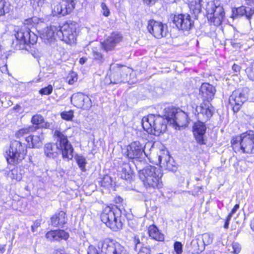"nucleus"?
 Segmentation results:
<instances>
[{"instance_id":"a211bd4d","label":"nucleus","mask_w":254,"mask_h":254,"mask_svg":"<svg viewBox=\"0 0 254 254\" xmlns=\"http://www.w3.org/2000/svg\"><path fill=\"white\" fill-rule=\"evenodd\" d=\"M70 101L75 107L84 110H88L92 106L91 99L80 92L73 94L70 97Z\"/></svg>"},{"instance_id":"412c9836","label":"nucleus","mask_w":254,"mask_h":254,"mask_svg":"<svg viewBox=\"0 0 254 254\" xmlns=\"http://www.w3.org/2000/svg\"><path fill=\"white\" fill-rule=\"evenodd\" d=\"M122 40V36L117 32L112 33L110 36L102 43V47L106 51L113 50L117 44Z\"/></svg>"},{"instance_id":"473e14b6","label":"nucleus","mask_w":254,"mask_h":254,"mask_svg":"<svg viewBox=\"0 0 254 254\" xmlns=\"http://www.w3.org/2000/svg\"><path fill=\"white\" fill-rule=\"evenodd\" d=\"M202 0H195L191 2L190 8L196 17L201 11Z\"/></svg>"},{"instance_id":"4d7b16f0","label":"nucleus","mask_w":254,"mask_h":254,"mask_svg":"<svg viewBox=\"0 0 254 254\" xmlns=\"http://www.w3.org/2000/svg\"><path fill=\"white\" fill-rule=\"evenodd\" d=\"M233 70L235 72H238L241 70V66L237 64H234L232 67Z\"/></svg>"},{"instance_id":"dca6fc26","label":"nucleus","mask_w":254,"mask_h":254,"mask_svg":"<svg viewBox=\"0 0 254 254\" xmlns=\"http://www.w3.org/2000/svg\"><path fill=\"white\" fill-rule=\"evenodd\" d=\"M128 69L127 67L119 64H112L110 65V81L112 84H119L123 82V77Z\"/></svg>"},{"instance_id":"052dcab7","label":"nucleus","mask_w":254,"mask_h":254,"mask_svg":"<svg viewBox=\"0 0 254 254\" xmlns=\"http://www.w3.org/2000/svg\"><path fill=\"white\" fill-rule=\"evenodd\" d=\"M128 225L132 228V229H135L136 228V224L133 223V220L128 221Z\"/></svg>"},{"instance_id":"a18cd8bd","label":"nucleus","mask_w":254,"mask_h":254,"mask_svg":"<svg viewBox=\"0 0 254 254\" xmlns=\"http://www.w3.org/2000/svg\"><path fill=\"white\" fill-rule=\"evenodd\" d=\"M233 252L235 254H238L240 252L241 247L240 245L237 242H233L232 244Z\"/></svg>"},{"instance_id":"20e7f679","label":"nucleus","mask_w":254,"mask_h":254,"mask_svg":"<svg viewBox=\"0 0 254 254\" xmlns=\"http://www.w3.org/2000/svg\"><path fill=\"white\" fill-rule=\"evenodd\" d=\"M15 37V39L12 41L11 46L17 50H27V47L35 44L38 39L37 35L26 25L17 31Z\"/></svg>"},{"instance_id":"c9c22d12","label":"nucleus","mask_w":254,"mask_h":254,"mask_svg":"<svg viewBox=\"0 0 254 254\" xmlns=\"http://www.w3.org/2000/svg\"><path fill=\"white\" fill-rule=\"evenodd\" d=\"M35 130L36 127L33 126H31L23 128L18 130L15 133V136L17 138H20L28 134L30 132L33 131Z\"/></svg>"},{"instance_id":"6e6552de","label":"nucleus","mask_w":254,"mask_h":254,"mask_svg":"<svg viewBox=\"0 0 254 254\" xmlns=\"http://www.w3.org/2000/svg\"><path fill=\"white\" fill-rule=\"evenodd\" d=\"M164 113L168 124L172 125L176 129L186 126L189 123L188 114L179 108L169 107L165 109Z\"/></svg>"},{"instance_id":"8fccbe9b","label":"nucleus","mask_w":254,"mask_h":254,"mask_svg":"<svg viewBox=\"0 0 254 254\" xmlns=\"http://www.w3.org/2000/svg\"><path fill=\"white\" fill-rule=\"evenodd\" d=\"M75 3H71V2H67L65 1L64 3H63L62 5V10L65 11L66 10V8H68V6L71 5L72 6V9H71V12L72 11L73 9L75 8Z\"/></svg>"},{"instance_id":"de8ad7c7","label":"nucleus","mask_w":254,"mask_h":254,"mask_svg":"<svg viewBox=\"0 0 254 254\" xmlns=\"http://www.w3.org/2000/svg\"><path fill=\"white\" fill-rule=\"evenodd\" d=\"M45 0H30L31 4L33 7L36 8L37 6H41L44 3Z\"/></svg>"},{"instance_id":"f03ea898","label":"nucleus","mask_w":254,"mask_h":254,"mask_svg":"<svg viewBox=\"0 0 254 254\" xmlns=\"http://www.w3.org/2000/svg\"><path fill=\"white\" fill-rule=\"evenodd\" d=\"M144 166H139L138 164H135L139 179L143 183L145 187L148 190L161 188L163 186L161 180L163 173L161 170L152 166L143 168Z\"/></svg>"},{"instance_id":"4be33fe9","label":"nucleus","mask_w":254,"mask_h":254,"mask_svg":"<svg viewBox=\"0 0 254 254\" xmlns=\"http://www.w3.org/2000/svg\"><path fill=\"white\" fill-rule=\"evenodd\" d=\"M122 40V36L117 32L112 33L110 36L102 43V47L106 51L113 50L117 44Z\"/></svg>"},{"instance_id":"3c124183","label":"nucleus","mask_w":254,"mask_h":254,"mask_svg":"<svg viewBox=\"0 0 254 254\" xmlns=\"http://www.w3.org/2000/svg\"><path fill=\"white\" fill-rule=\"evenodd\" d=\"M203 192L202 187H195L193 190L192 191V194L195 196L198 195L199 193Z\"/></svg>"},{"instance_id":"39448f33","label":"nucleus","mask_w":254,"mask_h":254,"mask_svg":"<svg viewBox=\"0 0 254 254\" xmlns=\"http://www.w3.org/2000/svg\"><path fill=\"white\" fill-rule=\"evenodd\" d=\"M121 211L116 206H106L101 214V221L114 231L122 229L123 223L121 220Z\"/></svg>"},{"instance_id":"1a4fd4ad","label":"nucleus","mask_w":254,"mask_h":254,"mask_svg":"<svg viewBox=\"0 0 254 254\" xmlns=\"http://www.w3.org/2000/svg\"><path fill=\"white\" fill-rule=\"evenodd\" d=\"M77 24L75 22L69 21L62 26H59L57 31V37L67 44H75L77 36Z\"/></svg>"},{"instance_id":"c85d7f7f","label":"nucleus","mask_w":254,"mask_h":254,"mask_svg":"<svg viewBox=\"0 0 254 254\" xmlns=\"http://www.w3.org/2000/svg\"><path fill=\"white\" fill-rule=\"evenodd\" d=\"M62 4L60 3H54L52 5V13L54 16H64L71 13V9L72 8L71 5L66 8V10H62Z\"/></svg>"},{"instance_id":"0eeeda50","label":"nucleus","mask_w":254,"mask_h":254,"mask_svg":"<svg viewBox=\"0 0 254 254\" xmlns=\"http://www.w3.org/2000/svg\"><path fill=\"white\" fill-rule=\"evenodd\" d=\"M27 154L26 146L20 141L13 140L10 147L4 154L7 163L11 165H16L21 161Z\"/></svg>"},{"instance_id":"423d86ee","label":"nucleus","mask_w":254,"mask_h":254,"mask_svg":"<svg viewBox=\"0 0 254 254\" xmlns=\"http://www.w3.org/2000/svg\"><path fill=\"white\" fill-rule=\"evenodd\" d=\"M232 146L235 152L242 151L245 153L254 152V134L253 131L242 134L233 138Z\"/></svg>"},{"instance_id":"6e6d98bb","label":"nucleus","mask_w":254,"mask_h":254,"mask_svg":"<svg viewBox=\"0 0 254 254\" xmlns=\"http://www.w3.org/2000/svg\"><path fill=\"white\" fill-rule=\"evenodd\" d=\"M157 0H143V2L144 3L149 6L152 5L154 4H155Z\"/></svg>"},{"instance_id":"cd10ccee","label":"nucleus","mask_w":254,"mask_h":254,"mask_svg":"<svg viewBox=\"0 0 254 254\" xmlns=\"http://www.w3.org/2000/svg\"><path fill=\"white\" fill-rule=\"evenodd\" d=\"M233 13L235 16H243L245 15L248 19L250 20L251 19L253 15L254 14V7L251 8L246 7L245 6H241L233 10Z\"/></svg>"},{"instance_id":"680f3d73","label":"nucleus","mask_w":254,"mask_h":254,"mask_svg":"<svg viewBox=\"0 0 254 254\" xmlns=\"http://www.w3.org/2000/svg\"><path fill=\"white\" fill-rule=\"evenodd\" d=\"M5 245H0V253L3 254L5 252Z\"/></svg>"},{"instance_id":"e2e57ef3","label":"nucleus","mask_w":254,"mask_h":254,"mask_svg":"<svg viewBox=\"0 0 254 254\" xmlns=\"http://www.w3.org/2000/svg\"><path fill=\"white\" fill-rule=\"evenodd\" d=\"M246 3L251 6H254V0H246Z\"/></svg>"},{"instance_id":"6ab92c4d","label":"nucleus","mask_w":254,"mask_h":254,"mask_svg":"<svg viewBox=\"0 0 254 254\" xmlns=\"http://www.w3.org/2000/svg\"><path fill=\"white\" fill-rule=\"evenodd\" d=\"M193 133L196 142L199 144H205L204 135L206 130V126L204 122L198 120L194 123Z\"/></svg>"},{"instance_id":"a19ab883","label":"nucleus","mask_w":254,"mask_h":254,"mask_svg":"<svg viewBox=\"0 0 254 254\" xmlns=\"http://www.w3.org/2000/svg\"><path fill=\"white\" fill-rule=\"evenodd\" d=\"M61 116L64 120L71 121L73 117V112L71 110L64 111L61 113Z\"/></svg>"},{"instance_id":"e433bc0d","label":"nucleus","mask_w":254,"mask_h":254,"mask_svg":"<svg viewBox=\"0 0 254 254\" xmlns=\"http://www.w3.org/2000/svg\"><path fill=\"white\" fill-rule=\"evenodd\" d=\"M10 4L4 0H0V16L9 11Z\"/></svg>"},{"instance_id":"9b49d317","label":"nucleus","mask_w":254,"mask_h":254,"mask_svg":"<svg viewBox=\"0 0 254 254\" xmlns=\"http://www.w3.org/2000/svg\"><path fill=\"white\" fill-rule=\"evenodd\" d=\"M206 11L207 17L211 23L215 26L221 24L225 17V12L222 5L212 2L208 3Z\"/></svg>"},{"instance_id":"13d9d810","label":"nucleus","mask_w":254,"mask_h":254,"mask_svg":"<svg viewBox=\"0 0 254 254\" xmlns=\"http://www.w3.org/2000/svg\"><path fill=\"white\" fill-rule=\"evenodd\" d=\"M231 219V217H230V216H228L227 218H226V220L225 221L224 225V228L225 229H228L229 228V222H230Z\"/></svg>"},{"instance_id":"f257e3e1","label":"nucleus","mask_w":254,"mask_h":254,"mask_svg":"<svg viewBox=\"0 0 254 254\" xmlns=\"http://www.w3.org/2000/svg\"><path fill=\"white\" fill-rule=\"evenodd\" d=\"M54 136L56 143L49 142L44 146V153L49 158H55L62 153L64 159L68 160L73 157V148L67 139L66 135L63 131L56 130Z\"/></svg>"},{"instance_id":"69168bd1","label":"nucleus","mask_w":254,"mask_h":254,"mask_svg":"<svg viewBox=\"0 0 254 254\" xmlns=\"http://www.w3.org/2000/svg\"><path fill=\"white\" fill-rule=\"evenodd\" d=\"M251 229L254 231V221L251 224Z\"/></svg>"},{"instance_id":"338daca9","label":"nucleus","mask_w":254,"mask_h":254,"mask_svg":"<svg viewBox=\"0 0 254 254\" xmlns=\"http://www.w3.org/2000/svg\"><path fill=\"white\" fill-rule=\"evenodd\" d=\"M134 243L136 244V245L139 244L140 243L139 240V239H135Z\"/></svg>"},{"instance_id":"bb28decb","label":"nucleus","mask_w":254,"mask_h":254,"mask_svg":"<svg viewBox=\"0 0 254 254\" xmlns=\"http://www.w3.org/2000/svg\"><path fill=\"white\" fill-rule=\"evenodd\" d=\"M59 26H50L47 27L41 33L40 36L44 40H47L48 41H52L55 35L57 36V31L59 30Z\"/></svg>"},{"instance_id":"ea45409f","label":"nucleus","mask_w":254,"mask_h":254,"mask_svg":"<svg viewBox=\"0 0 254 254\" xmlns=\"http://www.w3.org/2000/svg\"><path fill=\"white\" fill-rule=\"evenodd\" d=\"M53 90V88L52 85H48L47 87L41 89L39 93L41 95H49L51 94Z\"/></svg>"},{"instance_id":"9d476101","label":"nucleus","mask_w":254,"mask_h":254,"mask_svg":"<svg viewBox=\"0 0 254 254\" xmlns=\"http://www.w3.org/2000/svg\"><path fill=\"white\" fill-rule=\"evenodd\" d=\"M145 146L139 141L132 142L127 147L126 156L129 159L133 160V164H138L139 166L145 165Z\"/></svg>"},{"instance_id":"37998d69","label":"nucleus","mask_w":254,"mask_h":254,"mask_svg":"<svg viewBox=\"0 0 254 254\" xmlns=\"http://www.w3.org/2000/svg\"><path fill=\"white\" fill-rule=\"evenodd\" d=\"M174 249L176 254H182L183 252V245L180 242H175L174 244Z\"/></svg>"},{"instance_id":"4c0bfd02","label":"nucleus","mask_w":254,"mask_h":254,"mask_svg":"<svg viewBox=\"0 0 254 254\" xmlns=\"http://www.w3.org/2000/svg\"><path fill=\"white\" fill-rule=\"evenodd\" d=\"M92 53L93 59L98 64H102L104 60L102 54L95 48L93 49Z\"/></svg>"},{"instance_id":"b1692460","label":"nucleus","mask_w":254,"mask_h":254,"mask_svg":"<svg viewBox=\"0 0 254 254\" xmlns=\"http://www.w3.org/2000/svg\"><path fill=\"white\" fill-rule=\"evenodd\" d=\"M45 237L50 241H60L62 239L66 240L69 238V234L63 230H51L46 234Z\"/></svg>"},{"instance_id":"4468645a","label":"nucleus","mask_w":254,"mask_h":254,"mask_svg":"<svg viewBox=\"0 0 254 254\" xmlns=\"http://www.w3.org/2000/svg\"><path fill=\"white\" fill-rule=\"evenodd\" d=\"M214 108L210 103L203 102L196 106L194 113L198 120L204 122L209 120L213 116Z\"/></svg>"},{"instance_id":"0e129e2a","label":"nucleus","mask_w":254,"mask_h":254,"mask_svg":"<svg viewBox=\"0 0 254 254\" xmlns=\"http://www.w3.org/2000/svg\"><path fill=\"white\" fill-rule=\"evenodd\" d=\"M85 61H86V60H85L84 58H82L80 59V60H79V63H80L81 64H84V63L85 62Z\"/></svg>"},{"instance_id":"774afa93","label":"nucleus","mask_w":254,"mask_h":254,"mask_svg":"<svg viewBox=\"0 0 254 254\" xmlns=\"http://www.w3.org/2000/svg\"><path fill=\"white\" fill-rule=\"evenodd\" d=\"M31 229H32V231L33 232H34V231H35L34 226H32V227H31Z\"/></svg>"},{"instance_id":"2eb2a0df","label":"nucleus","mask_w":254,"mask_h":254,"mask_svg":"<svg viewBox=\"0 0 254 254\" xmlns=\"http://www.w3.org/2000/svg\"><path fill=\"white\" fill-rule=\"evenodd\" d=\"M173 22L179 30L182 31H189L194 26L193 21L187 13L174 15Z\"/></svg>"},{"instance_id":"f3484780","label":"nucleus","mask_w":254,"mask_h":254,"mask_svg":"<svg viewBox=\"0 0 254 254\" xmlns=\"http://www.w3.org/2000/svg\"><path fill=\"white\" fill-rule=\"evenodd\" d=\"M147 28L148 32L157 39L166 37L168 33L166 24L153 20L149 21Z\"/></svg>"},{"instance_id":"79ce46f5","label":"nucleus","mask_w":254,"mask_h":254,"mask_svg":"<svg viewBox=\"0 0 254 254\" xmlns=\"http://www.w3.org/2000/svg\"><path fill=\"white\" fill-rule=\"evenodd\" d=\"M202 240L205 245H209L213 241V237L209 233H205L202 235Z\"/></svg>"},{"instance_id":"f704fd0d","label":"nucleus","mask_w":254,"mask_h":254,"mask_svg":"<svg viewBox=\"0 0 254 254\" xmlns=\"http://www.w3.org/2000/svg\"><path fill=\"white\" fill-rule=\"evenodd\" d=\"M74 159L80 170L82 172H85V166L87 163L86 158L82 155L77 154L75 156Z\"/></svg>"},{"instance_id":"bf43d9fd","label":"nucleus","mask_w":254,"mask_h":254,"mask_svg":"<svg viewBox=\"0 0 254 254\" xmlns=\"http://www.w3.org/2000/svg\"><path fill=\"white\" fill-rule=\"evenodd\" d=\"M37 20V19L36 17H33L32 18H30L25 20V24H28L31 21L35 23V22H36Z\"/></svg>"},{"instance_id":"5fc2aeb1","label":"nucleus","mask_w":254,"mask_h":254,"mask_svg":"<svg viewBox=\"0 0 254 254\" xmlns=\"http://www.w3.org/2000/svg\"><path fill=\"white\" fill-rule=\"evenodd\" d=\"M53 254H67L63 248H58L55 249Z\"/></svg>"},{"instance_id":"c03bdc74","label":"nucleus","mask_w":254,"mask_h":254,"mask_svg":"<svg viewBox=\"0 0 254 254\" xmlns=\"http://www.w3.org/2000/svg\"><path fill=\"white\" fill-rule=\"evenodd\" d=\"M111 178L108 176H105L102 180L101 186L103 187H108L111 185Z\"/></svg>"},{"instance_id":"7c9ffc66","label":"nucleus","mask_w":254,"mask_h":254,"mask_svg":"<svg viewBox=\"0 0 254 254\" xmlns=\"http://www.w3.org/2000/svg\"><path fill=\"white\" fill-rule=\"evenodd\" d=\"M149 236L157 241H163L164 240V235L158 230L156 226L152 225L150 226L148 229Z\"/></svg>"},{"instance_id":"49530a36","label":"nucleus","mask_w":254,"mask_h":254,"mask_svg":"<svg viewBox=\"0 0 254 254\" xmlns=\"http://www.w3.org/2000/svg\"><path fill=\"white\" fill-rule=\"evenodd\" d=\"M248 77L252 80L254 81V65L251 67L247 68L246 70Z\"/></svg>"},{"instance_id":"09e8293b","label":"nucleus","mask_w":254,"mask_h":254,"mask_svg":"<svg viewBox=\"0 0 254 254\" xmlns=\"http://www.w3.org/2000/svg\"><path fill=\"white\" fill-rule=\"evenodd\" d=\"M101 6L103 11V14L105 16H109L110 14V11L106 4L104 2H102Z\"/></svg>"},{"instance_id":"603ef678","label":"nucleus","mask_w":254,"mask_h":254,"mask_svg":"<svg viewBox=\"0 0 254 254\" xmlns=\"http://www.w3.org/2000/svg\"><path fill=\"white\" fill-rule=\"evenodd\" d=\"M88 254H100L97 250L93 246H90L88 249Z\"/></svg>"},{"instance_id":"7ed1b4c3","label":"nucleus","mask_w":254,"mask_h":254,"mask_svg":"<svg viewBox=\"0 0 254 254\" xmlns=\"http://www.w3.org/2000/svg\"><path fill=\"white\" fill-rule=\"evenodd\" d=\"M167 118L160 115L150 114L144 117L141 121L143 129L149 133L158 136L167 129Z\"/></svg>"},{"instance_id":"393cba45","label":"nucleus","mask_w":254,"mask_h":254,"mask_svg":"<svg viewBox=\"0 0 254 254\" xmlns=\"http://www.w3.org/2000/svg\"><path fill=\"white\" fill-rule=\"evenodd\" d=\"M67 218L64 211H61L56 213L51 218V224L54 227L63 228L64 225L66 223Z\"/></svg>"},{"instance_id":"aec40b11","label":"nucleus","mask_w":254,"mask_h":254,"mask_svg":"<svg viewBox=\"0 0 254 254\" xmlns=\"http://www.w3.org/2000/svg\"><path fill=\"white\" fill-rule=\"evenodd\" d=\"M215 92L216 89L212 85L208 83H203L200 87L199 95L203 102L209 103L214 98Z\"/></svg>"},{"instance_id":"ddd939ff","label":"nucleus","mask_w":254,"mask_h":254,"mask_svg":"<svg viewBox=\"0 0 254 254\" xmlns=\"http://www.w3.org/2000/svg\"><path fill=\"white\" fill-rule=\"evenodd\" d=\"M248 99L246 89H238L234 91L229 97V104L234 113L238 112Z\"/></svg>"},{"instance_id":"2f4dec72","label":"nucleus","mask_w":254,"mask_h":254,"mask_svg":"<svg viewBox=\"0 0 254 254\" xmlns=\"http://www.w3.org/2000/svg\"><path fill=\"white\" fill-rule=\"evenodd\" d=\"M31 123L33 125L38 126V128H48L50 127L49 123L46 122L43 117L40 115H36L32 117ZM37 127H36V129Z\"/></svg>"},{"instance_id":"a878e982","label":"nucleus","mask_w":254,"mask_h":254,"mask_svg":"<svg viewBox=\"0 0 254 254\" xmlns=\"http://www.w3.org/2000/svg\"><path fill=\"white\" fill-rule=\"evenodd\" d=\"M119 171L122 179L129 182L132 180L133 172L128 163L123 162Z\"/></svg>"},{"instance_id":"864d4df0","label":"nucleus","mask_w":254,"mask_h":254,"mask_svg":"<svg viewBox=\"0 0 254 254\" xmlns=\"http://www.w3.org/2000/svg\"><path fill=\"white\" fill-rule=\"evenodd\" d=\"M239 207H240L239 204H235L234 207L232 209L231 212L229 214V215L228 216H229L232 218L233 215L236 212V211L238 210V209L239 208Z\"/></svg>"},{"instance_id":"5701e85b","label":"nucleus","mask_w":254,"mask_h":254,"mask_svg":"<svg viewBox=\"0 0 254 254\" xmlns=\"http://www.w3.org/2000/svg\"><path fill=\"white\" fill-rule=\"evenodd\" d=\"M160 167L163 169L174 171L176 169V163L168 153H163L159 156Z\"/></svg>"},{"instance_id":"f8f14e48","label":"nucleus","mask_w":254,"mask_h":254,"mask_svg":"<svg viewBox=\"0 0 254 254\" xmlns=\"http://www.w3.org/2000/svg\"><path fill=\"white\" fill-rule=\"evenodd\" d=\"M99 249L105 254H127L125 248L114 240L105 239L98 244Z\"/></svg>"},{"instance_id":"58836bf2","label":"nucleus","mask_w":254,"mask_h":254,"mask_svg":"<svg viewBox=\"0 0 254 254\" xmlns=\"http://www.w3.org/2000/svg\"><path fill=\"white\" fill-rule=\"evenodd\" d=\"M78 79V75L75 72L72 71L70 72L66 77V81L70 85L73 84L77 81Z\"/></svg>"},{"instance_id":"c756f323","label":"nucleus","mask_w":254,"mask_h":254,"mask_svg":"<svg viewBox=\"0 0 254 254\" xmlns=\"http://www.w3.org/2000/svg\"><path fill=\"white\" fill-rule=\"evenodd\" d=\"M42 136L39 135H29L25 137V140L30 148H38L42 144Z\"/></svg>"},{"instance_id":"72a5a7b5","label":"nucleus","mask_w":254,"mask_h":254,"mask_svg":"<svg viewBox=\"0 0 254 254\" xmlns=\"http://www.w3.org/2000/svg\"><path fill=\"white\" fill-rule=\"evenodd\" d=\"M9 178L16 181H20L22 178V174L21 170L17 168L11 170L7 174Z\"/></svg>"}]
</instances>
